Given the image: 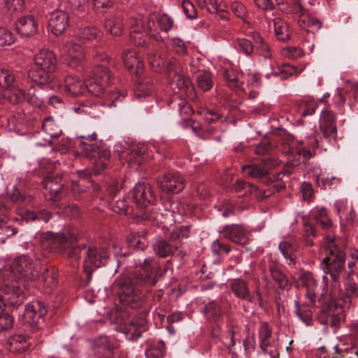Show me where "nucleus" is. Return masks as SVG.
I'll list each match as a JSON object with an SVG mask.
<instances>
[{
	"mask_svg": "<svg viewBox=\"0 0 358 358\" xmlns=\"http://www.w3.org/2000/svg\"><path fill=\"white\" fill-rule=\"evenodd\" d=\"M157 261L152 258L145 259L143 264L132 274L120 275L113 284L120 303L132 309L141 308L145 303V295L137 287L149 289L157 281Z\"/></svg>",
	"mask_w": 358,
	"mask_h": 358,
	"instance_id": "obj_1",
	"label": "nucleus"
},
{
	"mask_svg": "<svg viewBox=\"0 0 358 358\" xmlns=\"http://www.w3.org/2000/svg\"><path fill=\"white\" fill-rule=\"evenodd\" d=\"M40 266L37 260L27 255H20L13 260L10 272L15 281L6 283L2 288L9 304L17 306L23 303L25 289L24 283L38 279Z\"/></svg>",
	"mask_w": 358,
	"mask_h": 358,
	"instance_id": "obj_2",
	"label": "nucleus"
},
{
	"mask_svg": "<svg viewBox=\"0 0 358 358\" xmlns=\"http://www.w3.org/2000/svg\"><path fill=\"white\" fill-rule=\"evenodd\" d=\"M35 66L27 71L28 77L39 85L59 90L61 83L53 74L57 69V59L55 53L47 49L41 50L34 57Z\"/></svg>",
	"mask_w": 358,
	"mask_h": 358,
	"instance_id": "obj_3",
	"label": "nucleus"
},
{
	"mask_svg": "<svg viewBox=\"0 0 358 358\" xmlns=\"http://www.w3.org/2000/svg\"><path fill=\"white\" fill-rule=\"evenodd\" d=\"M79 139L78 146L82 153L87 157L94 159V174L99 175L108 165L110 157V152L106 148H101L95 144L91 143L97 138L96 132L92 134H83L78 136Z\"/></svg>",
	"mask_w": 358,
	"mask_h": 358,
	"instance_id": "obj_4",
	"label": "nucleus"
},
{
	"mask_svg": "<svg viewBox=\"0 0 358 358\" xmlns=\"http://www.w3.org/2000/svg\"><path fill=\"white\" fill-rule=\"evenodd\" d=\"M320 324L335 329L339 328L344 320L345 313L343 306L341 303L335 292H331L328 299L320 303V310L317 315Z\"/></svg>",
	"mask_w": 358,
	"mask_h": 358,
	"instance_id": "obj_5",
	"label": "nucleus"
},
{
	"mask_svg": "<svg viewBox=\"0 0 358 358\" xmlns=\"http://www.w3.org/2000/svg\"><path fill=\"white\" fill-rule=\"evenodd\" d=\"M77 239V236L71 232L62 234L51 232L48 234L43 244L49 246L53 251L64 252L68 258L78 259L80 257L82 248L75 245ZM84 248L85 245H83V248Z\"/></svg>",
	"mask_w": 358,
	"mask_h": 358,
	"instance_id": "obj_6",
	"label": "nucleus"
},
{
	"mask_svg": "<svg viewBox=\"0 0 358 358\" xmlns=\"http://www.w3.org/2000/svg\"><path fill=\"white\" fill-rule=\"evenodd\" d=\"M111 79V75L107 67L103 65H96L92 76H87L85 80V87L89 94L99 96L103 93Z\"/></svg>",
	"mask_w": 358,
	"mask_h": 358,
	"instance_id": "obj_7",
	"label": "nucleus"
},
{
	"mask_svg": "<svg viewBox=\"0 0 358 358\" xmlns=\"http://www.w3.org/2000/svg\"><path fill=\"white\" fill-rule=\"evenodd\" d=\"M47 313V309L40 301H36L31 304H27L24 310L22 322L27 326V329L32 333H36L40 329V326L43 322V317Z\"/></svg>",
	"mask_w": 358,
	"mask_h": 358,
	"instance_id": "obj_8",
	"label": "nucleus"
},
{
	"mask_svg": "<svg viewBox=\"0 0 358 358\" xmlns=\"http://www.w3.org/2000/svg\"><path fill=\"white\" fill-rule=\"evenodd\" d=\"M306 287V297L309 300L307 304L309 308L315 306L316 301L320 304L327 299L329 294L328 292V284L326 281H317L312 275L308 276L305 282Z\"/></svg>",
	"mask_w": 358,
	"mask_h": 358,
	"instance_id": "obj_9",
	"label": "nucleus"
},
{
	"mask_svg": "<svg viewBox=\"0 0 358 358\" xmlns=\"http://www.w3.org/2000/svg\"><path fill=\"white\" fill-rule=\"evenodd\" d=\"M108 257L109 254L107 248L104 247L89 248L84 262V270L87 274V282H90L92 279V268L90 266L99 268L104 266L107 263Z\"/></svg>",
	"mask_w": 358,
	"mask_h": 358,
	"instance_id": "obj_10",
	"label": "nucleus"
},
{
	"mask_svg": "<svg viewBox=\"0 0 358 358\" xmlns=\"http://www.w3.org/2000/svg\"><path fill=\"white\" fill-rule=\"evenodd\" d=\"M62 52L65 55V60L70 67L78 71L83 69L85 53L80 44L72 41H68L64 44Z\"/></svg>",
	"mask_w": 358,
	"mask_h": 358,
	"instance_id": "obj_11",
	"label": "nucleus"
},
{
	"mask_svg": "<svg viewBox=\"0 0 358 358\" xmlns=\"http://www.w3.org/2000/svg\"><path fill=\"white\" fill-rule=\"evenodd\" d=\"M158 187L166 193L178 194L185 187L182 176L178 173H167L157 179Z\"/></svg>",
	"mask_w": 358,
	"mask_h": 358,
	"instance_id": "obj_12",
	"label": "nucleus"
},
{
	"mask_svg": "<svg viewBox=\"0 0 358 358\" xmlns=\"http://www.w3.org/2000/svg\"><path fill=\"white\" fill-rule=\"evenodd\" d=\"M319 147V141L316 136H310L302 140H296L294 150L289 149L286 152L292 155L295 151L299 157L301 156L304 161L309 160L315 155L314 150Z\"/></svg>",
	"mask_w": 358,
	"mask_h": 358,
	"instance_id": "obj_13",
	"label": "nucleus"
},
{
	"mask_svg": "<svg viewBox=\"0 0 358 358\" xmlns=\"http://www.w3.org/2000/svg\"><path fill=\"white\" fill-rule=\"evenodd\" d=\"M133 199L136 206L140 208H144L148 204H153L157 200L152 186L145 182H138L134 186Z\"/></svg>",
	"mask_w": 358,
	"mask_h": 358,
	"instance_id": "obj_14",
	"label": "nucleus"
},
{
	"mask_svg": "<svg viewBox=\"0 0 358 358\" xmlns=\"http://www.w3.org/2000/svg\"><path fill=\"white\" fill-rule=\"evenodd\" d=\"M38 279L34 282L39 286H42L45 292L50 293L58 285V270L54 266L39 267Z\"/></svg>",
	"mask_w": 358,
	"mask_h": 358,
	"instance_id": "obj_15",
	"label": "nucleus"
},
{
	"mask_svg": "<svg viewBox=\"0 0 358 358\" xmlns=\"http://www.w3.org/2000/svg\"><path fill=\"white\" fill-rule=\"evenodd\" d=\"M220 232L234 243L245 245L249 242V233L243 224H227Z\"/></svg>",
	"mask_w": 358,
	"mask_h": 358,
	"instance_id": "obj_16",
	"label": "nucleus"
},
{
	"mask_svg": "<svg viewBox=\"0 0 358 358\" xmlns=\"http://www.w3.org/2000/svg\"><path fill=\"white\" fill-rule=\"evenodd\" d=\"M274 164L273 160L267 158L263 159L260 164L243 166V169L251 177L261 179L263 182L269 184L273 180L268 176V170L273 167Z\"/></svg>",
	"mask_w": 358,
	"mask_h": 358,
	"instance_id": "obj_17",
	"label": "nucleus"
},
{
	"mask_svg": "<svg viewBox=\"0 0 358 358\" xmlns=\"http://www.w3.org/2000/svg\"><path fill=\"white\" fill-rule=\"evenodd\" d=\"M34 89L30 87L28 90L27 95H26L24 90L15 87L13 85L8 96V99L10 103L18 104L27 99L28 103L34 106L40 108L43 105V100L34 94Z\"/></svg>",
	"mask_w": 358,
	"mask_h": 358,
	"instance_id": "obj_18",
	"label": "nucleus"
},
{
	"mask_svg": "<svg viewBox=\"0 0 358 358\" xmlns=\"http://www.w3.org/2000/svg\"><path fill=\"white\" fill-rule=\"evenodd\" d=\"M49 28L55 36L62 34L69 26V15L63 10H55L49 20Z\"/></svg>",
	"mask_w": 358,
	"mask_h": 358,
	"instance_id": "obj_19",
	"label": "nucleus"
},
{
	"mask_svg": "<svg viewBox=\"0 0 358 358\" xmlns=\"http://www.w3.org/2000/svg\"><path fill=\"white\" fill-rule=\"evenodd\" d=\"M148 313L144 311L136 314L126 327V334L129 340H136L142 336L141 328L147 325Z\"/></svg>",
	"mask_w": 358,
	"mask_h": 358,
	"instance_id": "obj_20",
	"label": "nucleus"
},
{
	"mask_svg": "<svg viewBox=\"0 0 358 358\" xmlns=\"http://www.w3.org/2000/svg\"><path fill=\"white\" fill-rule=\"evenodd\" d=\"M208 322L215 323L223 319L224 310L222 300H213L208 302L202 310Z\"/></svg>",
	"mask_w": 358,
	"mask_h": 358,
	"instance_id": "obj_21",
	"label": "nucleus"
},
{
	"mask_svg": "<svg viewBox=\"0 0 358 358\" xmlns=\"http://www.w3.org/2000/svg\"><path fill=\"white\" fill-rule=\"evenodd\" d=\"M122 59L131 73L140 76L144 71V65L132 50H125L122 54Z\"/></svg>",
	"mask_w": 358,
	"mask_h": 358,
	"instance_id": "obj_22",
	"label": "nucleus"
},
{
	"mask_svg": "<svg viewBox=\"0 0 358 358\" xmlns=\"http://www.w3.org/2000/svg\"><path fill=\"white\" fill-rule=\"evenodd\" d=\"M149 37V33L146 30L143 20H137L131 28L130 39L131 42L136 46L146 47Z\"/></svg>",
	"mask_w": 358,
	"mask_h": 358,
	"instance_id": "obj_23",
	"label": "nucleus"
},
{
	"mask_svg": "<svg viewBox=\"0 0 358 358\" xmlns=\"http://www.w3.org/2000/svg\"><path fill=\"white\" fill-rule=\"evenodd\" d=\"M271 336L272 331L268 323H262L259 329L260 348L264 353L268 354L270 356V358H275L277 352L270 342Z\"/></svg>",
	"mask_w": 358,
	"mask_h": 358,
	"instance_id": "obj_24",
	"label": "nucleus"
},
{
	"mask_svg": "<svg viewBox=\"0 0 358 358\" xmlns=\"http://www.w3.org/2000/svg\"><path fill=\"white\" fill-rule=\"evenodd\" d=\"M327 243L328 255L326 257L329 258L330 262H337L345 264V253L338 243L335 237L327 236L326 238Z\"/></svg>",
	"mask_w": 358,
	"mask_h": 358,
	"instance_id": "obj_25",
	"label": "nucleus"
},
{
	"mask_svg": "<svg viewBox=\"0 0 358 358\" xmlns=\"http://www.w3.org/2000/svg\"><path fill=\"white\" fill-rule=\"evenodd\" d=\"M171 109L178 111L183 120H188L193 113L191 106L187 101L180 95L174 94L171 96L169 103Z\"/></svg>",
	"mask_w": 358,
	"mask_h": 358,
	"instance_id": "obj_26",
	"label": "nucleus"
},
{
	"mask_svg": "<svg viewBox=\"0 0 358 358\" xmlns=\"http://www.w3.org/2000/svg\"><path fill=\"white\" fill-rule=\"evenodd\" d=\"M230 288L237 298L250 303L254 301L255 299L251 295L248 283L246 281L240 278L234 279L230 283Z\"/></svg>",
	"mask_w": 358,
	"mask_h": 358,
	"instance_id": "obj_27",
	"label": "nucleus"
},
{
	"mask_svg": "<svg viewBox=\"0 0 358 358\" xmlns=\"http://www.w3.org/2000/svg\"><path fill=\"white\" fill-rule=\"evenodd\" d=\"M64 89L68 95L76 97L84 93V83L76 76L68 75L64 78Z\"/></svg>",
	"mask_w": 358,
	"mask_h": 358,
	"instance_id": "obj_28",
	"label": "nucleus"
},
{
	"mask_svg": "<svg viewBox=\"0 0 358 358\" xmlns=\"http://www.w3.org/2000/svg\"><path fill=\"white\" fill-rule=\"evenodd\" d=\"M152 247L155 255L161 258L174 255L179 248L177 243H171L162 238L156 240Z\"/></svg>",
	"mask_w": 358,
	"mask_h": 358,
	"instance_id": "obj_29",
	"label": "nucleus"
},
{
	"mask_svg": "<svg viewBox=\"0 0 358 358\" xmlns=\"http://www.w3.org/2000/svg\"><path fill=\"white\" fill-rule=\"evenodd\" d=\"M17 32L25 37L33 36L37 31V23L32 15L24 16L15 22Z\"/></svg>",
	"mask_w": 358,
	"mask_h": 358,
	"instance_id": "obj_30",
	"label": "nucleus"
},
{
	"mask_svg": "<svg viewBox=\"0 0 358 358\" xmlns=\"http://www.w3.org/2000/svg\"><path fill=\"white\" fill-rule=\"evenodd\" d=\"M249 36L253 40L255 50L257 55L265 59L272 57V50L268 44L265 41L261 34L257 31L251 32Z\"/></svg>",
	"mask_w": 358,
	"mask_h": 358,
	"instance_id": "obj_31",
	"label": "nucleus"
},
{
	"mask_svg": "<svg viewBox=\"0 0 358 358\" xmlns=\"http://www.w3.org/2000/svg\"><path fill=\"white\" fill-rule=\"evenodd\" d=\"M268 271L272 280L280 289L288 290L291 288L292 284L288 277L279 268L271 264L268 266Z\"/></svg>",
	"mask_w": 358,
	"mask_h": 358,
	"instance_id": "obj_32",
	"label": "nucleus"
},
{
	"mask_svg": "<svg viewBox=\"0 0 358 358\" xmlns=\"http://www.w3.org/2000/svg\"><path fill=\"white\" fill-rule=\"evenodd\" d=\"M320 267L326 274L330 275L334 281H337L341 273L345 269V265L334 262H330L329 257H324L320 263Z\"/></svg>",
	"mask_w": 358,
	"mask_h": 358,
	"instance_id": "obj_33",
	"label": "nucleus"
},
{
	"mask_svg": "<svg viewBox=\"0 0 358 358\" xmlns=\"http://www.w3.org/2000/svg\"><path fill=\"white\" fill-rule=\"evenodd\" d=\"M31 338L25 335H15L8 341V350L12 352L21 353L27 350L29 345Z\"/></svg>",
	"mask_w": 358,
	"mask_h": 358,
	"instance_id": "obj_34",
	"label": "nucleus"
},
{
	"mask_svg": "<svg viewBox=\"0 0 358 358\" xmlns=\"http://www.w3.org/2000/svg\"><path fill=\"white\" fill-rule=\"evenodd\" d=\"M103 27L106 31L113 36H121L123 31L120 17L113 15L108 17L104 22Z\"/></svg>",
	"mask_w": 358,
	"mask_h": 358,
	"instance_id": "obj_35",
	"label": "nucleus"
},
{
	"mask_svg": "<svg viewBox=\"0 0 358 358\" xmlns=\"http://www.w3.org/2000/svg\"><path fill=\"white\" fill-rule=\"evenodd\" d=\"M169 79L170 80L171 87L173 90L178 89L187 93L188 91L193 90L189 78L185 76L182 72Z\"/></svg>",
	"mask_w": 358,
	"mask_h": 358,
	"instance_id": "obj_36",
	"label": "nucleus"
},
{
	"mask_svg": "<svg viewBox=\"0 0 358 358\" xmlns=\"http://www.w3.org/2000/svg\"><path fill=\"white\" fill-rule=\"evenodd\" d=\"M43 184L51 196H57L62 187V178L58 174L48 176L44 179Z\"/></svg>",
	"mask_w": 358,
	"mask_h": 358,
	"instance_id": "obj_37",
	"label": "nucleus"
},
{
	"mask_svg": "<svg viewBox=\"0 0 358 358\" xmlns=\"http://www.w3.org/2000/svg\"><path fill=\"white\" fill-rule=\"evenodd\" d=\"M279 249L285 257L289 261V264H294L298 251V245L295 242L282 241L279 244Z\"/></svg>",
	"mask_w": 358,
	"mask_h": 358,
	"instance_id": "obj_38",
	"label": "nucleus"
},
{
	"mask_svg": "<svg viewBox=\"0 0 358 358\" xmlns=\"http://www.w3.org/2000/svg\"><path fill=\"white\" fill-rule=\"evenodd\" d=\"M147 234L145 231H142L129 234L127 238L128 245L138 250H144L148 244V241L145 238Z\"/></svg>",
	"mask_w": 358,
	"mask_h": 358,
	"instance_id": "obj_39",
	"label": "nucleus"
},
{
	"mask_svg": "<svg viewBox=\"0 0 358 358\" xmlns=\"http://www.w3.org/2000/svg\"><path fill=\"white\" fill-rule=\"evenodd\" d=\"M42 130L50 137V139L46 140L49 143L51 142L50 139L59 137L62 133V129L57 125L52 117L44 119L42 124Z\"/></svg>",
	"mask_w": 358,
	"mask_h": 358,
	"instance_id": "obj_40",
	"label": "nucleus"
},
{
	"mask_svg": "<svg viewBox=\"0 0 358 358\" xmlns=\"http://www.w3.org/2000/svg\"><path fill=\"white\" fill-rule=\"evenodd\" d=\"M306 304L301 305L299 301H294L295 313L307 326L313 324V313Z\"/></svg>",
	"mask_w": 358,
	"mask_h": 358,
	"instance_id": "obj_41",
	"label": "nucleus"
},
{
	"mask_svg": "<svg viewBox=\"0 0 358 358\" xmlns=\"http://www.w3.org/2000/svg\"><path fill=\"white\" fill-rule=\"evenodd\" d=\"M79 37L87 41H99L102 37V34L96 27L87 25L80 28Z\"/></svg>",
	"mask_w": 358,
	"mask_h": 358,
	"instance_id": "obj_42",
	"label": "nucleus"
},
{
	"mask_svg": "<svg viewBox=\"0 0 358 358\" xmlns=\"http://www.w3.org/2000/svg\"><path fill=\"white\" fill-rule=\"evenodd\" d=\"M159 25L157 15H150L148 20L145 29L149 33L150 38H152L157 41H163L164 38L159 34L161 30Z\"/></svg>",
	"mask_w": 358,
	"mask_h": 358,
	"instance_id": "obj_43",
	"label": "nucleus"
},
{
	"mask_svg": "<svg viewBox=\"0 0 358 358\" xmlns=\"http://www.w3.org/2000/svg\"><path fill=\"white\" fill-rule=\"evenodd\" d=\"M22 219L29 222L35 220H42L47 222L51 217V214L45 210H41L37 212L25 210L21 214Z\"/></svg>",
	"mask_w": 358,
	"mask_h": 358,
	"instance_id": "obj_44",
	"label": "nucleus"
},
{
	"mask_svg": "<svg viewBox=\"0 0 358 358\" xmlns=\"http://www.w3.org/2000/svg\"><path fill=\"white\" fill-rule=\"evenodd\" d=\"M275 34L279 41H285L289 38L288 27L285 22L280 18L273 20Z\"/></svg>",
	"mask_w": 358,
	"mask_h": 358,
	"instance_id": "obj_45",
	"label": "nucleus"
},
{
	"mask_svg": "<svg viewBox=\"0 0 358 358\" xmlns=\"http://www.w3.org/2000/svg\"><path fill=\"white\" fill-rule=\"evenodd\" d=\"M15 82L14 73L8 69H0V89L9 90Z\"/></svg>",
	"mask_w": 358,
	"mask_h": 358,
	"instance_id": "obj_46",
	"label": "nucleus"
},
{
	"mask_svg": "<svg viewBox=\"0 0 358 358\" xmlns=\"http://www.w3.org/2000/svg\"><path fill=\"white\" fill-rule=\"evenodd\" d=\"M196 81L198 86L203 91L210 90L213 86V75L210 71H203L197 78Z\"/></svg>",
	"mask_w": 358,
	"mask_h": 358,
	"instance_id": "obj_47",
	"label": "nucleus"
},
{
	"mask_svg": "<svg viewBox=\"0 0 358 358\" xmlns=\"http://www.w3.org/2000/svg\"><path fill=\"white\" fill-rule=\"evenodd\" d=\"M144 152L138 147H134L129 152H127L125 159L130 165H141L143 163Z\"/></svg>",
	"mask_w": 358,
	"mask_h": 358,
	"instance_id": "obj_48",
	"label": "nucleus"
},
{
	"mask_svg": "<svg viewBox=\"0 0 358 358\" xmlns=\"http://www.w3.org/2000/svg\"><path fill=\"white\" fill-rule=\"evenodd\" d=\"M148 61L152 70L157 73L164 72L166 62L160 55L153 53L149 55Z\"/></svg>",
	"mask_w": 358,
	"mask_h": 358,
	"instance_id": "obj_49",
	"label": "nucleus"
},
{
	"mask_svg": "<svg viewBox=\"0 0 358 358\" xmlns=\"http://www.w3.org/2000/svg\"><path fill=\"white\" fill-rule=\"evenodd\" d=\"M168 78H170L177 74L182 72V66L180 62L176 58H171L166 61L165 64V70Z\"/></svg>",
	"mask_w": 358,
	"mask_h": 358,
	"instance_id": "obj_50",
	"label": "nucleus"
},
{
	"mask_svg": "<svg viewBox=\"0 0 358 358\" xmlns=\"http://www.w3.org/2000/svg\"><path fill=\"white\" fill-rule=\"evenodd\" d=\"M166 354L165 343L160 340L156 346L150 348L146 351V356L148 358H162Z\"/></svg>",
	"mask_w": 358,
	"mask_h": 358,
	"instance_id": "obj_51",
	"label": "nucleus"
},
{
	"mask_svg": "<svg viewBox=\"0 0 358 358\" xmlns=\"http://www.w3.org/2000/svg\"><path fill=\"white\" fill-rule=\"evenodd\" d=\"M236 42L239 51L243 52L247 56L252 55L255 50L253 41H252L245 38H240L236 39Z\"/></svg>",
	"mask_w": 358,
	"mask_h": 358,
	"instance_id": "obj_52",
	"label": "nucleus"
},
{
	"mask_svg": "<svg viewBox=\"0 0 358 358\" xmlns=\"http://www.w3.org/2000/svg\"><path fill=\"white\" fill-rule=\"evenodd\" d=\"M15 41L13 34L4 27H0V46L10 45Z\"/></svg>",
	"mask_w": 358,
	"mask_h": 358,
	"instance_id": "obj_53",
	"label": "nucleus"
},
{
	"mask_svg": "<svg viewBox=\"0 0 358 358\" xmlns=\"http://www.w3.org/2000/svg\"><path fill=\"white\" fill-rule=\"evenodd\" d=\"M5 6L10 13H20L24 10V0H4Z\"/></svg>",
	"mask_w": 358,
	"mask_h": 358,
	"instance_id": "obj_54",
	"label": "nucleus"
},
{
	"mask_svg": "<svg viewBox=\"0 0 358 358\" xmlns=\"http://www.w3.org/2000/svg\"><path fill=\"white\" fill-rule=\"evenodd\" d=\"M171 45L176 54L180 56H185L187 55V47L185 42L183 41L181 38L178 37L173 38Z\"/></svg>",
	"mask_w": 358,
	"mask_h": 358,
	"instance_id": "obj_55",
	"label": "nucleus"
},
{
	"mask_svg": "<svg viewBox=\"0 0 358 358\" xmlns=\"http://www.w3.org/2000/svg\"><path fill=\"white\" fill-rule=\"evenodd\" d=\"M234 189L236 192H241L242 190H245V194L254 193V192L257 191V187L256 185L243 180H237L236 181Z\"/></svg>",
	"mask_w": 358,
	"mask_h": 358,
	"instance_id": "obj_56",
	"label": "nucleus"
},
{
	"mask_svg": "<svg viewBox=\"0 0 358 358\" xmlns=\"http://www.w3.org/2000/svg\"><path fill=\"white\" fill-rule=\"evenodd\" d=\"M157 18L162 31L167 33L172 28L173 20L166 14L157 15Z\"/></svg>",
	"mask_w": 358,
	"mask_h": 358,
	"instance_id": "obj_57",
	"label": "nucleus"
},
{
	"mask_svg": "<svg viewBox=\"0 0 358 358\" xmlns=\"http://www.w3.org/2000/svg\"><path fill=\"white\" fill-rule=\"evenodd\" d=\"M316 220L324 229H329L332 225V222L328 216L327 210L324 208H321L318 211Z\"/></svg>",
	"mask_w": 358,
	"mask_h": 358,
	"instance_id": "obj_58",
	"label": "nucleus"
},
{
	"mask_svg": "<svg viewBox=\"0 0 358 358\" xmlns=\"http://www.w3.org/2000/svg\"><path fill=\"white\" fill-rule=\"evenodd\" d=\"M320 121V127L336 126L335 115L331 111L329 110H323L322 112Z\"/></svg>",
	"mask_w": 358,
	"mask_h": 358,
	"instance_id": "obj_59",
	"label": "nucleus"
},
{
	"mask_svg": "<svg viewBox=\"0 0 358 358\" xmlns=\"http://www.w3.org/2000/svg\"><path fill=\"white\" fill-rule=\"evenodd\" d=\"M212 251L215 255H221L222 254H229L231 252V248L229 245L222 243L219 240H215L211 245Z\"/></svg>",
	"mask_w": 358,
	"mask_h": 358,
	"instance_id": "obj_60",
	"label": "nucleus"
},
{
	"mask_svg": "<svg viewBox=\"0 0 358 358\" xmlns=\"http://www.w3.org/2000/svg\"><path fill=\"white\" fill-rule=\"evenodd\" d=\"M284 55L289 59H297L304 55V52L299 47L288 46L284 49Z\"/></svg>",
	"mask_w": 358,
	"mask_h": 358,
	"instance_id": "obj_61",
	"label": "nucleus"
},
{
	"mask_svg": "<svg viewBox=\"0 0 358 358\" xmlns=\"http://www.w3.org/2000/svg\"><path fill=\"white\" fill-rule=\"evenodd\" d=\"M182 8L186 17L189 19H194L197 16V11L194 5L189 0L182 1Z\"/></svg>",
	"mask_w": 358,
	"mask_h": 358,
	"instance_id": "obj_62",
	"label": "nucleus"
},
{
	"mask_svg": "<svg viewBox=\"0 0 358 358\" xmlns=\"http://www.w3.org/2000/svg\"><path fill=\"white\" fill-rule=\"evenodd\" d=\"M13 326V317L6 313H0V332L7 331L11 329Z\"/></svg>",
	"mask_w": 358,
	"mask_h": 358,
	"instance_id": "obj_63",
	"label": "nucleus"
},
{
	"mask_svg": "<svg viewBox=\"0 0 358 358\" xmlns=\"http://www.w3.org/2000/svg\"><path fill=\"white\" fill-rule=\"evenodd\" d=\"M223 115L219 110L207 109L203 111V117L207 123H213L222 119Z\"/></svg>",
	"mask_w": 358,
	"mask_h": 358,
	"instance_id": "obj_64",
	"label": "nucleus"
}]
</instances>
